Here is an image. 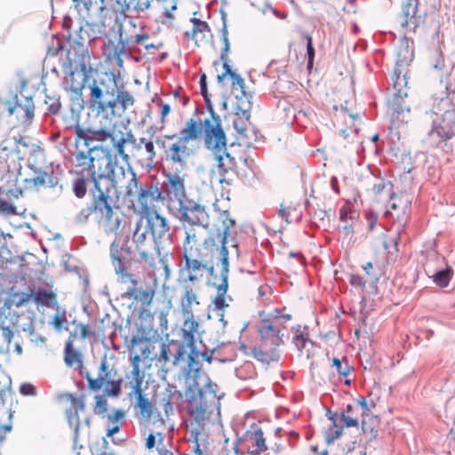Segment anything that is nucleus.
Returning a JSON list of instances; mask_svg holds the SVG:
<instances>
[{"instance_id":"nucleus-1","label":"nucleus","mask_w":455,"mask_h":455,"mask_svg":"<svg viewBox=\"0 0 455 455\" xmlns=\"http://www.w3.org/2000/svg\"><path fill=\"white\" fill-rule=\"evenodd\" d=\"M216 232L206 235L204 226H184L185 239L182 245L184 263L180 264L179 275L184 282L194 283L201 280L206 271H212V263L221 264L220 279L213 282L216 295L212 300L213 310L224 311L228 307L227 291L228 288V251L226 247L229 230L235 221L230 218L227 211L219 212Z\"/></svg>"},{"instance_id":"nucleus-2","label":"nucleus","mask_w":455,"mask_h":455,"mask_svg":"<svg viewBox=\"0 0 455 455\" xmlns=\"http://www.w3.org/2000/svg\"><path fill=\"white\" fill-rule=\"evenodd\" d=\"M291 315L270 314L262 318L258 325L260 343L258 346L240 342V352L257 361L269 364L280 357L279 347L283 343V331L291 320Z\"/></svg>"},{"instance_id":"nucleus-3","label":"nucleus","mask_w":455,"mask_h":455,"mask_svg":"<svg viewBox=\"0 0 455 455\" xmlns=\"http://www.w3.org/2000/svg\"><path fill=\"white\" fill-rule=\"evenodd\" d=\"M218 389L215 383L208 382L201 388L195 382L185 392L188 411L197 424L196 435L203 430L207 421H213L220 416V395H218Z\"/></svg>"},{"instance_id":"nucleus-4","label":"nucleus","mask_w":455,"mask_h":455,"mask_svg":"<svg viewBox=\"0 0 455 455\" xmlns=\"http://www.w3.org/2000/svg\"><path fill=\"white\" fill-rule=\"evenodd\" d=\"M86 152L79 150L76 154V167L80 168V173L84 177L102 185H108L116 173V170L121 168L114 160L108 148L100 146L87 147Z\"/></svg>"},{"instance_id":"nucleus-5","label":"nucleus","mask_w":455,"mask_h":455,"mask_svg":"<svg viewBox=\"0 0 455 455\" xmlns=\"http://www.w3.org/2000/svg\"><path fill=\"white\" fill-rule=\"evenodd\" d=\"M111 190L108 185H102L100 181H96L91 204L81 210L78 220L86 221L91 215L94 214L98 224L105 233L116 234L121 226V219L114 212Z\"/></svg>"},{"instance_id":"nucleus-6","label":"nucleus","mask_w":455,"mask_h":455,"mask_svg":"<svg viewBox=\"0 0 455 455\" xmlns=\"http://www.w3.org/2000/svg\"><path fill=\"white\" fill-rule=\"evenodd\" d=\"M116 125L113 122L112 117H107L106 121H100V126L84 128L78 124L74 126L76 135V146L78 148L80 141H84L86 147H89L93 142H100L101 144L109 141L116 148L117 155L125 162H128L129 156L125 152L124 148L127 142L135 144L136 140L132 135L126 138L122 132L120 137L116 134Z\"/></svg>"},{"instance_id":"nucleus-7","label":"nucleus","mask_w":455,"mask_h":455,"mask_svg":"<svg viewBox=\"0 0 455 455\" xmlns=\"http://www.w3.org/2000/svg\"><path fill=\"white\" fill-rule=\"evenodd\" d=\"M227 136L222 127L218 124L208 125L206 136V148L211 152L216 162L218 172L222 176L220 182L225 180V176L236 172L239 161H246L238 156L235 151H228L227 148Z\"/></svg>"},{"instance_id":"nucleus-8","label":"nucleus","mask_w":455,"mask_h":455,"mask_svg":"<svg viewBox=\"0 0 455 455\" xmlns=\"http://www.w3.org/2000/svg\"><path fill=\"white\" fill-rule=\"evenodd\" d=\"M147 228L143 218H140L132 234V247L127 251L133 254L135 260L155 268L161 253L158 242Z\"/></svg>"},{"instance_id":"nucleus-9","label":"nucleus","mask_w":455,"mask_h":455,"mask_svg":"<svg viewBox=\"0 0 455 455\" xmlns=\"http://www.w3.org/2000/svg\"><path fill=\"white\" fill-rule=\"evenodd\" d=\"M184 323L181 327L182 339L186 343V346L190 348V354L188 355V367L189 371H198L197 359L202 357L203 360L211 363L213 349H205L204 351H199L196 346V337L200 333L199 323L195 318L194 314L191 316L183 315Z\"/></svg>"},{"instance_id":"nucleus-10","label":"nucleus","mask_w":455,"mask_h":455,"mask_svg":"<svg viewBox=\"0 0 455 455\" xmlns=\"http://www.w3.org/2000/svg\"><path fill=\"white\" fill-rule=\"evenodd\" d=\"M165 138L173 140L166 147L164 144L162 145L164 148L165 161L175 166L176 170L180 172L188 166V163L194 154V148L174 134L166 135Z\"/></svg>"},{"instance_id":"nucleus-11","label":"nucleus","mask_w":455,"mask_h":455,"mask_svg":"<svg viewBox=\"0 0 455 455\" xmlns=\"http://www.w3.org/2000/svg\"><path fill=\"white\" fill-rule=\"evenodd\" d=\"M116 172L108 185L112 190L119 188L120 194L134 207V198L138 196L140 188L137 174L131 166L127 168L121 166L116 170Z\"/></svg>"},{"instance_id":"nucleus-12","label":"nucleus","mask_w":455,"mask_h":455,"mask_svg":"<svg viewBox=\"0 0 455 455\" xmlns=\"http://www.w3.org/2000/svg\"><path fill=\"white\" fill-rule=\"evenodd\" d=\"M208 124L209 126L218 124L220 127H222L221 120L215 114L214 110L211 113V117L205 118L204 121L200 118H189L187 120L178 137L190 144L192 141L199 140L204 136V145L206 146Z\"/></svg>"},{"instance_id":"nucleus-13","label":"nucleus","mask_w":455,"mask_h":455,"mask_svg":"<svg viewBox=\"0 0 455 455\" xmlns=\"http://www.w3.org/2000/svg\"><path fill=\"white\" fill-rule=\"evenodd\" d=\"M85 378L91 390L99 391L104 387L110 386L108 390V395L118 396L121 392V379L115 380L112 379V372L106 357H103L100 361L98 377L94 379L87 373Z\"/></svg>"},{"instance_id":"nucleus-14","label":"nucleus","mask_w":455,"mask_h":455,"mask_svg":"<svg viewBox=\"0 0 455 455\" xmlns=\"http://www.w3.org/2000/svg\"><path fill=\"white\" fill-rule=\"evenodd\" d=\"M89 88V104L92 109L96 111L97 118H100V122L106 121V116L109 117L108 114H110L111 116H115L116 101L104 100L105 94H108V92H104L96 81H93Z\"/></svg>"},{"instance_id":"nucleus-15","label":"nucleus","mask_w":455,"mask_h":455,"mask_svg":"<svg viewBox=\"0 0 455 455\" xmlns=\"http://www.w3.org/2000/svg\"><path fill=\"white\" fill-rule=\"evenodd\" d=\"M136 197L143 217L157 212L158 203L164 199L158 187L152 184L140 186Z\"/></svg>"},{"instance_id":"nucleus-16","label":"nucleus","mask_w":455,"mask_h":455,"mask_svg":"<svg viewBox=\"0 0 455 455\" xmlns=\"http://www.w3.org/2000/svg\"><path fill=\"white\" fill-rule=\"evenodd\" d=\"M371 409L363 396L355 399L352 403L347 405L340 415V420L346 427H357L363 418L368 417Z\"/></svg>"},{"instance_id":"nucleus-17","label":"nucleus","mask_w":455,"mask_h":455,"mask_svg":"<svg viewBox=\"0 0 455 455\" xmlns=\"http://www.w3.org/2000/svg\"><path fill=\"white\" fill-rule=\"evenodd\" d=\"M179 211L183 223H188V226H204L206 228L204 222L208 220V213L205 206L192 200H184L180 203Z\"/></svg>"},{"instance_id":"nucleus-18","label":"nucleus","mask_w":455,"mask_h":455,"mask_svg":"<svg viewBox=\"0 0 455 455\" xmlns=\"http://www.w3.org/2000/svg\"><path fill=\"white\" fill-rule=\"evenodd\" d=\"M221 39L224 44L221 54H220V60L222 62V66L224 68V72L220 75L217 76V81L221 84L223 83L224 79L228 76L232 80V84L236 85L238 88L241 89L242 92L244 93V79L240 76L235 74L231 69V67L228 65V53L230 50V43L228 36V28L227 26L224 25L222 30H221Z\"/></svg>"},{"instance_id":"nucleus-19","label":"nucleus","mask_w":455,"mask_h":455,"mask_svg":"<svg viewBox=\"0 0 455 455\" xmlns=\"http://www.w3.org/2000/svg\"><path fill=\"white\" fill-rule=\"evenodd\" d=\"M4 105L9 115H14L17 120L21 123L28 124L34 117L35 106L33 99L30 96H16L14 104L6 101L4 102Z\"/></svg>"},{"instance_id":"nucleus-20","label":"nucleus","mask_w":455,"mask_h":455,"mask_svg":"<svg viewBox=\"0 0 455 455\" xmlns=\"http://www.w3.org/2000/svg\"><path fill=\"white\" fill-rule=\"evenodd\" d=\"M60 399L69 404L68 408L66 410V416L69 425L74 427L75 434L77 436L81 426L79 412L84 411L85 409L84 395H76L67 393L63 394Z\"/></svg>"},{"instance_id":"nucleus-21","label":"nucleus","mask_w":455,"mask_h":455,"mask_svg":"<svg viewBox=\"0 0 455 455\" xmlns=\"http://www.w3.org/2000/svg\"><path fill=\"white\" fill-rule=\"evenodd\" d=\"M441 103L448 104L450 108L445 109L440 122L435 124L431 133H436L442 141H446L455 137V107L448 100Z\"/></svg>"},{"instance_id":"nucleus-22","label":"nucleus","mask_w":455,"mask_h":455,"mask_svg":"<svg viewBox=\"0 0 455 455\" xmlns=\"http://www.w3.org/2000/svg\"><path fill=\"white\" fill-rule=\"evenodd\" d=\"M242 443L248 455H261L267 450L264 433L256 425L247 430Z\"/></svg>"},{"instance_id":"nucleus-23","label":"nucleus","mask_w":455,"mask_h":455,"mask_svg":"<svg viewBox=\"0 0 455 455\" xmlns=\"http://www.w3.org/2000/svg\"><path fill=\"white\" fill-rule=\"evenodd\" d=\"M251 102H247V107L243 108L238 106L234 117V127L237 132V138L248 146L251 145Z\"/></svg>"},{"instance_id":"nucleus-24","label":"nucleus","mask_w":455,"mask_h":455,"mask_svg":"<svg viewBox=\"0 0 455 455\" xmlns=\"http://www.w3.org/2000/svg\"><path fill=\"white\" fill-rule=\"evenodd\" d=\"M405 55L401 58V53H398V59L396 60V67L394 70V75L396 76V80L393 83L394 89L395 90L394 95L395 98L403 99L407 97V92L403 89L407 82L405 76L403 75V68L409 66L412 60V54L409 51L408 47L404 49Z\"/></svg>"},{"instance_id":"nucleus-25","label":"nucleus","mask_w":455,"mask_h":455,"mask_svg":"<svg viewBox=\"0 0 455 455\" xmlns=\"http://www.w3.org/2000/svg\"><path fill=\"white\" fill-rule=\"evenodd\" d=\"M144 220V227H147L149 233L158 242L161 239L170 238V225L167 220L158 212L142 217Z\"/></svg>"},{"instance_id":"nucleus-26","label":"nucleus","mask_w":455,"mask_h":455,"mask_svg":"<svg viewBox=\"0 0 455 455\" xmlns=\"http://www.w3.org/2000/svg\"><path fill=\"white\" fill-rule=\"evenodd\" d=\"M125 249L121 247L119 243L113 242L110 246V256L112 265L115 268L116 274L121 278L122 283L133 282L135 283V277L132 274L126 272L124 264V252Z\"/></svg>"},{"instance_id":"nucleus-27","label":"nucleus","mask_w":455,"mask_h":455,"mask_svg":"<svg viewBox=\"0 0 455 455\" xmlns=\"http://www.w3.org/2000/svg\"><path fill=\"white\" fill-rule=\"evenodd\" d=\"M105 61L116 63L119 68H124L123 55L125 54V43L120 37L118 40L108 39L102 47Z\"/></svg>"},{"instance_id":"nucleus-28","label":"nucleus","mask_w":455,"mask_h":455,"mask_svg":"<svg viewBox=\"0 0 455 455\" xmlns=\"http://www.w3.org/2000/svg\"><path fill=\"white\" fill-rule=\"evenodd\" d=\"M23 196V189L20 188H0V212L4 215L19 214L15 202Z\"/></svg>"},{"instance_id":"nucleus-29","label":"nucleus","mask_w":455,"mask_h":455,"mask_svg":"<svg viewBox=\"0 0 455 455\" xmlns=\"http://www.w3.org/2000/svg\"><path fill=\"white\" fill-rule=\"evenodd\" d=\"M92 70V68L91 66L88 67L84 62H81L79 64V71L71 70L68 76L65 78V82L69 86V89L76 95L82 94V91Z\"/></svg>"},{"instance_id":"nucleus-30","label":"nucleus","mask_w":455,"mask_h":455,"mask_svg":"<svg viewBox=\"0 0 455 455\" xmlns=\"http://www.w3.org/2000/svg\"><path fill=\"white\" fill-rule=\"evenodd\" d=\"M184 283V278H180ZM185 282L183 285V295L180 300V307L182 315L191 316L194 314V307L200 305V297L196 288Z\"/></svg>"},{"instance_id":"nucleus-31","label":"nucleus","mask_w":455,"mask_h":455,"mask_svg":"<svg viewBox=\"0 0 455 455\" xmlns=\"http://www.w3.org/2000/svg\"><path fill=\"white\" fill-rule=\"evenodd\" d=\"M165 177L168 195L178 200L179 203L184 201L186 196L184 176L179 172H169Z\"/></svg>"},{"instance_id":"nucleus-32","label":"nucleus","mask_w":455,"mask_h":455,"mask_svg":"<svg viewBox=\"0 0 455 455\" xmlns=\"http://www.w3.org/2000/svg\"><path fill=\"white\" fill-rule=\"evenodd\" d=\"M191 22L192 30L186 32L185 36L193 40L197 46L207 43L212 37L208 23L197 18H192Z\"/></svg>"},{"instance_id":"nucleus-33","label":"nucleus","mask_w":455,"mask_h":455,"mask_svg":"<svg viewBox=\"0 0 455 455\" xmlns=\"http://www.w3.org/2000/svg\"><path fill=\"white\" fill-rule=\"evenodd\" d=\"M279 215L288 224L299 222L302 218L301 205L299 202L285 199L280 205Z\"/></svg>"},{"instance_id":"nucleus-34","label":"nucleus","mask_w":455,"mask_h":455,"mask_svg":"<svg viewBox=\"0 0 455 455\" xmlns=\"http://www.w3.org/2000/svg\"><path fill=\"white\" fill-rule=\"evenodd\" d=\"M34 302L37 306L59 309L56 293L44 288H34Z\"/></svg>"},{"instance_id":"nucleus-35","label":"nucleus","mask_w":455,"mask_h":455,"mask_svg":"<svg viewBox=\"0 0 455 455\" xmlns=\"http://www.w3.org/2000/svg\"><path fill=\"white\" fill-rule=\"evenodd\" d=\"M132 286H129L126 291V295L130 299H134L140 301L143 305L149 306L154 299L155 291L151 288L146 290H138V281L135 278V283L130 282Z\"/></svg>"},{"instance_id":"nucleus-36","label":"nucleus","mask_w":455,"mask_h":455,"mask_svg":"<svg viewBox=\"0 0 455 455\" xmlns=\"http://www.w3.org/2000/svg\"><path fill=\"white\" fill-rule=\"evenodd\" d=\"M132 395L136 399L135 407L139 409L140 413L145 418H150L153 414V406L149 399L143 393L142 387L132 389L130 396Z\"/></svg>"},{"instance_id":"nucleus-37","label":"nucleus","mask_w":455,"mask_h":455,"mask_svg":"<svg viewBox=\"0 0 455 455\" xmlns=\"http://www.w3.org/2000/svg\"><path fill=\"white\" fill-rule=\"evenodd\" d=\"M359 130L360 129L355 126L341 129L336 139L338 146L346 148L350 145L361 143L357 139Z\"/></svg>"},{"instance_id":"nucleus-38","label":"nucleus","mask_w":455,"mask_h":455,"mask_svg":"<svg viewBox=\"0 0 455 455\" xmlns=\"http://www.w3.org/2000/svg\"><path fill=\"white\" fill-rule=\"evenodd\" d=\"M331 366L335 368L336 372L340 377L345 378V385L349 386L351 383V379H348V376L353 372L354 367L349 363L348 359L346 356H343L341 359L333 358Z\"/></svg>"},{"instance_id":"nucleus-39","label":"nucleus","mask_w":455,"mask_h":455,"mask_svg":"<svg viewBox=\"0 0 455 455\" xmlns=\"http://www.w3.org/2000/svg\"><path fill=\"white\" fill-rule=\"evenodd\" d=\"M116 3L120 4V8L118 11L122 13H124L130 9L132 5V8L137 12H143L151 6L157 9L158 11L163 12V10L159 9L153 2L148 0H131L130 3H126L125 0L122 2V0H116Z\"/></svg>"},{"instance_id":"nucleus-40","label":"nucleus","mask_w":455,"mask_h":455,"mask_svg":"<svg viewBox=\"0 0 455 455\" xmlns=\"http://www.w3.org/2000/svg\"><path fill=\"white\" fill-rule=\"evenodd\" d=\"M132 379L130 381L132 389L142 387L144 380V373L140 370V355L139 354L134 355L132 359Z\"/></svg>"},{"instance_id":"nucleus-41","label":"nucleus","mask_w":455,"mask_h":455,"mask_svg":"<svg viewBox=\"0 0 455 455\" xmlns=\"http://www.w3.org/2000/svg\"><path fill=\"white\" fill-rule=\"evenodd\" d=\"M292 343L295 345L298 351L301 354H305L307 357L310 355V347L312 346V342L309 339V334L304 333L299 330H297L292 338Z\"/></svg>"},{"instance_id":"nucleus-42","label":"nucleus","mask_w":455,"mask_h":455,"mask_svg":"<svg viewBox=\"0 0 455 455\" xmlns=\"http://www.w3.org/2000/svg\"><path fill=\"white\" fill-rule=\"evenodd\" d=\"M148 39L149 35L144 32L143 28H141L140 33L131 36V37L127 38V41L136 44L144 45L147 52L150 53H153L162 46V44L148 43Z\"/></svg>"},{"instance_id":"nucleus-43","label":"nucleus","mask_w":455,"mask_h":455,"mask_svg":"<svg viewBox=\"0 0 455 455\" xmlns=\"http://www.w3.org/2000/svg\"><path fill=\"white\" fill-rule=\"evenodd\" d=\"M64 360L66 364L70 367L82 365V355L73 347L71 340L66 342Z\"/></svg>"},{"instance_id":"nucleus-44","label":"nucleus","mask_w":455,"mask_h":455,"mask_svg":"<svg viewBox=\"0 0 455 455\" xmlns=\"http://www.w3.org/2000/svg\"><path fill=\"white\" fill-rule=\"evenodd\" d=\"M5 137L6 132L0 129V164L3 165L4 168L9 170L10 165L8 164V160L10 157L13 156V151L12 148L4 145Z\"/></svg>"},{"instance_id":"nucleus-45","label":"nucleus","mask_w":455,"mask_h":455,"mask_svg":"<svg viewBox=\"0 0 455 455\" xmlns=\"http://www.w3.org/2000/svg\"><path fill=\"white\" fill-rule=\"evenodd\" d=\"M361 425L363 434L369 436L370 441H372L378 436V422L376 419H373L369 416L363 418Z\"/></svg>"},{"instance_id":"nucleus-46","label":"nucleus","mask_w":455,"mask_h":455,"mask_svg":"<svg viewBox=\"0 0 455 455\" xmlns=\"http://www.w3.org/2000/svg\"><path fill=\"white\" fill-rule=\"evenodd\" d=\"M152 2L161 10L165 18L173 20L172 11L177 9V0H152Z\"/></svg>"},{"instance_id":"nucleus-47","label":"nucleus","mask_w":455,"mask_h":455,"mask_svg":"<svg viewBox=\"0 0 455 455\" xmlns=\"http://www.w3.org/2000/svg\"><path fill=\"white\" fill-rule=\"evenodd\" d=\"M417 2L418 0H409L408 3L403 4L402 10V16L403 17L402 25L403 27L408 26L409 22L411 21V20L414 18L417 12Z\"/></svg>"},{"instance_id":"nucleus-48","label":"nucleus","mask_w":455,"mask_h":455,"mask_svg":"<svg viewBox=\"0 0 455 455\" xmlns=\"http://www.w3.org/2000/svg\"><path fill=\"white\" fill-rule=\"evenodd\" d=\"M142 145L144 146L146 155H145V160L148 162H152L156 156V151L155 148L154 142L152 140H148L145 138H140L139 140V143H135V148L140 150L142 148Z\"/></svg>"},{"instance_id":"nucleus-49","label":"nucleus","mask_w":455,"mask_h":455,"mask_svg":"<svg viewBox=\"0 0 455 455\" xmlns=\"http://www.w3.org/2000/svg\"><path fill=\"white\" fill-rule=\"evenodd\" d=\"M452 269L451 267H447L443 270L436 272L435 275H433L432 278L433 281L440 287L443 288L446 287L452 275Z\"/></svg>"},{"instance_id":"nucleus-50","label":"nucleus","mask_w":455,"mask_h":455,"mask_svg":"<svg viewBox=\"0 0 455 455\" xmlns=\"http://www.w3.org/2000/svg\"><path fill=\"white\" fill-rule=\"evenodd\" d=\"M25 186L24 189H36L38 187L44 186L46 183V173H39L38 175L30 179L24 180Z\"/></svg>"},{"instance_id":"nucleus-51","label":"nucleus","mask_w":455,"mask_h":455,"mask_svg":"<svg viewBox=\"0 0 455 455\" xmlns=\"http://www.w3.org/2000/svg\"><path fill=\"white\" fill-rule=\"evenodd\" d=\"M113 100L116 101V105L119 103L124 110L134 104L133 96L127 91H119Z\"/></svg>"},{"instance_id":"nucleus-52","label":"nucleus","mask_w":455,"mask_h":455,"mask_svg":"<svg viewBox=\"0 0 455 455\" xmlns=\"http://www.w3.org/2000/svg\"><path fill=\"white\" fill-rule=\"evenodd\" d=\"M30 300L34 301V288L29 292L15 293L13 295V303L17 307L25 306Z\"/></svg>"},{"instance_id":"nucleus-53","label":"nucleus","mask_w":455,"mask_h":455,"mask_svg":"<svg viewBox=\"0 0 455 455\" xmlns=\"http://www.w3.org/2000/svg\"><path fill=\"white\" fill-rule=\"evenodd\" d=\"M56 314L52 316L51 324L57 331H60L63 329L64 324L68 322L67 315L65 310L56 309Z\"/></svg>"},{"instance_id":"nucleus-54","label":"nucleus","mask_w":455,"mask_h":455,"mask_svg":"<svg viewBox=\"0 0 455 455\" xmlns=\"http://www.w3.org/2000/svg\"><path fill=\"white\" fill-rule=\"evenodd\" d=\"M199 84H200L201 94L203 95V97L204 99L207 108L210 113H212L213 108H212V102L210 100V95L208 93L206 75L204 73L201 75Z\"/></svg>"},{"instance_id":"nucleus-55","label":"nucleus","mask_w":455,"mask_h":455,"mask_svg":"<svg viewBox=\"0 0 455 455\" xmlns=\"http://www.w3.org/2000/svg\"><path fill=\"white\" fill-rule=\"evenodd\" d=\"M44 103L47 106L48 113L56 115L60 112L61 105L59 98L46 96Z\"/></svg>"},{"instance_id":"nucleus-56","label":"nucleus","mask_w":455,"mask_h":455,"mask_svg":"<svg viewBox=\"0 0 455 455\" xmlns=\"http://www.w3.org/2000/svg\"><path fill=\"white\" fill-rule=\"evenodd\" d=\"M85 178L86 177L83 176L82 178L76 179L73 185L74 193L79 198H82L86 195L87 188Z\"/></svg>"},{"instance_id":"nucleus-57","label":"nucleus","mask_w":455,"mask_h":455,"mask_svg":"<svg viewBox=\"0 0 455 455\" xmlns=\"http://www.w3.org/2000/svg\"><path fill=\"white\" fill-rule=\"evenodd\" d=\"M343 427H339L335 423L329 428L328 433L325 435L326 442L331 443L336 439L339 438L342 435Z\"/></svg>"},{"instance_id":"nucleus-58","label":"nucleus","mask_w":455,"mask_h":455,"mask_svg":"<svg viewBox=\"0 0 455 455\" xmlns=\"http://www.w3.org/2000/svg\"><path fill=\"white\" fill-rule=\"evenodd\" d=\"M108 411V403L105 398L101 395L96 396V403L94 406V412L97 415L104 416Z\"/></svg>"},{"instance_id":"nucleus-59","label":"nucleus","mask_w":455,"mask_h":455,"mask_svg":"<svg viewBox=\"0 0 455 455\" xmlns=\"http://www.w3.org/2000/svg\"><path fill=\"white\" fill-rule=\"evenodd\" d=\"M307 68L308 69H311L314 63V58H315V49L313 46V41L312 36L309 35H307Z\"/></svg>"},{"instance_id":"nucleus-60","label":"nucleus","mask_w":455,"mask_h":455,"mask_svg":"<svg viewBox=\"0 0 455 455\" xmlns=\"http://www.w3.org/2000/svg\"><path fill=\"white\" fill-rule=\"evenodd\" d=\"M349 283L352 286L363 291L366 288L367 281L359 275H351L349 277Z\"/></svg>"},{"instance_id":"nucleus-61","label":"nucleus","mask_w":455,"mask_h":455,"mask_svg":"<svg viewBox=\"0 0 455 455\" xmlns=\"http://www.w3.org/2000/svg\"><path fill=\"white\" fill-rule=\"evenodd\" d=\"M78 330L80 331V337L84 339L96 338V334L93 331L91 330L88 324L79 323L77 325Z\"/></svg>"},{"instance_id":"nucleus-62","label":"nucleus","mask_w":455,"mask_h":455,"mask_svg":"<svg viewBox=\"0 0 455 455\" xmlns=\"http://www.w3.org/2000/svg\"><path fill=\"white\" fill-rule=\"evenodd\" d=\"M78 12H88L92 6V0H72Z\"/></svg>"},{"instance_id":"nucleus-63","label":"nucleus","mask_w":455,"mask_h":455,"mask_svg":"<svg viewBox=\"0 0 455 455\" xmlns=\"http://www.w3.org/2000/svg\"><path fill=\"white\" fill-rule=\"evenodd\" d=\"M132 345H133V347H135V346H141L140 347V357L141 356H143L144 358H148L149 357L150 349H149L148 344L146 343V341L133 339H132Z\"/></svg>"},{"instance_id":"nucleus-64","label":"nucleus","mask_w":455,"mask_h":455,"mask_svg":"<svg viewBox=\"0 0 455 455\" xmlns=\"http://www.w3.org/2000/svg\"><path fill=\"white\" fill-rule=\"evenodd\" d=\"M170 355H171L170 345L166 344V343H162L158 360L164 361L165 363L169 362L171 359Z\"/></svg>"}]
</instances>
